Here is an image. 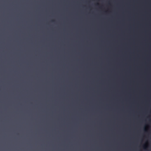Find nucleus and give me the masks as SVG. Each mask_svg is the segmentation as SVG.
<instances>
[{
    "label": "nucleus",
    "instance_id": "obj_2",
    "mask_svg": "<svg viewBox=\"0 0 151 151\" xmlns=\"http://www.w3.org/2000/svg\"><path fill=\"white\" fill-rule=\"evenodd\" d=\"M52 22H54L55 21L54 20H52Z\"/></svg>",
    "mask_w": 151,
    "mask_h": 151
},
{
    "label": "nucleus",
    "instance_id": "obj_3",
    "mask_svg": "<svg viewBox=\"0 0 151 151\" xmlns=\"http://www.w3.org/2000/svg\"><path fill=\"white\" fill-rule=\"evenodd\" d=\"M97 5H99V4L97 3Z\"/></svg>",
    "mask_w": 151,
    "mask_h": 151
},
{
    "label": "nucleus",
    "instance_id": "obj_1",
    "mask_svg": "<svg viewBox=\"0 0 151 151\" xmlns=\"http://www.w3.org/2000/svg\"><path fill=\"white\" fill-rule=\"evenodd\" d=\"M143 147L145 149H146V147L145 145H144Z\"/></svg>",
    "mask_w": 151,
    "mask_h": 151
}]
</instances>
